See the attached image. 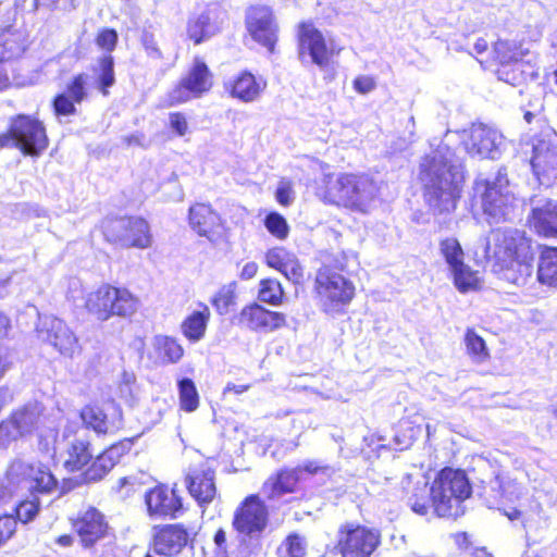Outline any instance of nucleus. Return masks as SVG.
Returning <instances> with one entry per match:
<instances>
[{"instance_id": "nucleus-10", "label": "nucleus", "mask_w": 557, "mask_h": 557, "mask_svg": "<svg viewBox=\"0 0 557 557\" xmlns=\"http://www.w3.org/2000/svg\"><path fill=\"white\" fill-rule=\"evenodd\" d=\"M382 545V531L369 523L345 521L336 531L335 554L339 557H373Z\"/></svg>"}, {"instance_id": "nucleus-59", "label": "nucleus", "mask_w": 557, "mask_h": 557, "mask_svg": "<svg viewBox=\"0 0 557 557\" xmlns=\"http://www.w3.org/2000/svg\"><path fill=\"white\" fill-rule=\"evenodd\" d=\"M11 326L12 324L9 315L0 311V339L8 336Z\"/></svg>"}, {"instance_id": "nucleus-6", "label": "nucleus", "mask_w": 557, "mask_h": 557, "mask_svg": "<svg viewBox=\"0 0 557 557\" xmlns=\"http://www.w3.org/2000/svg\"><path fill=\"white\" fill-rule=\"evenodd\" d=\"M140 299L125 286L102 283L86 295L84 309L99 322L113 317L131 319L139 309Z\"/></svg>"}, {"instance_id": "nucleus-41", "label": "nucleus", "mask_w": 557, "mask_h": 557, "mask_svg": "<svg viewBox=\"0 0 557 557\" xmlns=\"http://www.w3.org/2000/svg\"><path fill=\"white\" fill-rule=\"evenodd\" d=\"M465 344L468 355L478 362H483L490 358L486 343L474 329L468 327L465 333Z\"/></svg>"}, {"instance_id": "nucleus-21", "label": "nucleus", "mask_w": 557, "mask_h": 557, "mask_svg": "<svg viewBox=\"0 0 557 557\" xmlns=\"http://www.w3.org/2000/svg\"><path fill=\"white\" fill-rule=\"evenodd\" d=\"M268 522V506L258 494H249L236 507L232 527L238 534L252 536L262 533Z\"/></svg>"}, {"instance_id": "nucleus-40", "label": "nucleus", "mask_w": 557, "mask_h": 557, "mask_svg": "<svg viewBox=\"0 0 557 557\" xmlns=\"http://www.w3.org/2000/svg\"><path fill=\"white\" fill-rule=\"evenodd\" d=\"M450 271L453 273L454 285L460 293H468L480 288L481 280L478 275V271L471 270L465 262Z\"/></svg>"}, {"instance_id": "nucleus-56", "label": "nucleus", "mask_w": 557, "mask_h": 557, "mask_svg": "<svg viewBox=\"0 0 557 557\" xmlns=\"http://www.w3.org/2000/svg\"><path fill=\"white\" fill-rule=\"evenodd\" d=\"M213 542L218 554L227 555V537L223 528H219L213 535Z\"/></svg>"}, {"instance_id": "nucleus-13", "label": "nucleus", "mask_w": 557, "mask_h": 557, "mask_svg": "<svg viewBox=\"0 0 557 557\" xmlns=\"http://www.w3.org/2000/svg\"><path fill=\"white\" fill-rule=\"evenodd\" d=\"M72 531L78 537L79 545L84 549H95V547L106 541L112 555H114L115 543L113 541V530L107 516L97 507L88 506L79 510L70 519Z\"/></svg>"}, {"instance_id": "nucleus-35", "label": "nucleus", "mask_w": 557, "mask_h": 557, "mask_svg": "<svg viewBox=\"0 0 557 557\" xmlns=\"http://www.w3.org/2000/svg\"><path fill=\"white\" fill-rule=\"evenodd\" d=\"M536 280L544 286L557 288V246H540Z\"/></svg>"}, {"instance_id": "nucleus-49", "label": "nucleus", "mask_w": 557, "mask_h": 557, "mask_svg": "<svg viewBox=\"0 0 557 557\" xmlns=\"http://www.w3.org/2000/svg\"><path fill=\"white\" fill-rule=\"evenodd\" d=\"M281 274L294 285H302L306 282V271L296 256L287 263Z\"/></svg>"}, {"instance_id": "nucleus-17", "label": "nucleus", "mask_w": 557, "mask_h": 557, "mask_svg": "<svg viewBox=\"0 0 557 557\" xmlns=\"http://www.w3.org/2000/svg\"><path fill=\"white\" fill-rule=\"evenodd\" d=\"M8 474L26 484L32 495H49L59 487V480L52 469L41 461L15 459L10 463Z\"/></svg>"}, {"instance_id": "nucleus-12", "label": "nucleus", "mask_w": 557, "mask_h": 557, "mask_svg": "<svg viewBox=\"0 0 557 557\" xmlns=\"http://www.w3.org/2000/svg\"><path fill=\"white\" fill-rule=\"evenodd\" d=\"M214 85V74L203 58L196 55L185 74L168 92L165 108L177 107L210 92Z\"/></svg>"}, {"instance_id": "nucleus-39", "label": "nucleus", "mask_w": 557, "mask_h": 557, "mask_svg": "<svg viewBox=\"0 0 557 557\" xmlns=\"http://www.w3.org/2000/svg\"><path fill=\"white\" fill-rule=\"evenodd\" d=\"M180 408L184 412H194L200 405L197 387L191 379L184 377L177 382Z\"/></svg>"}, {"instance_id": "nucleus-23", "label": "nucleus", "mask_w": 557, "mask_h": 557, "mask_svg": "<svg viewBox=\"0 0 557 557\" xmlns=\"http://www.w3.org/2000/svg\"><path fill=\"white\" fill-rule=\"evenodd\" d=\"M237 320L240 326L252 332L271 333L286 325L284 313L269 310L258 302L244 306Z\"/></svg>"}, {"instance_id": "nucleus-43", "label": "nucleus", "mask_w": 557, "mask_h": 557, "mask_svg": "<svg viewBox=\"0 0 557 557\" xmlns=\"http://www.w3.org/2000/svg\"><path fill=\"white\" fill-rule=\"evenodd\" d=\"M278 554L283 557H306L307 545L305 539L298 533L288 534L278 548Z\"/></svg>"}, {"instance_id": "nucleus-42", "label": "nucleus", "mask_w": 557, "mask_h": 557, "mask_svg": "<svg viewBox=\"0 0 557 557\" xmlns=\"http://www.w3.org/2000/svg\"><path fill=\"white\" fill-rule=\"evenodd\" d=\"M440 247L441 252L450 270L461 265L463 262L465 252L458 239L454 237L445 238L441 240Z\"/></svg>"}, {"instance_id": "nucleus-60", "label": "nucleus", "mask_w": 557, "mask_h": 557, "mask_svg": "<svg viewBox=\"0 0 557 557\" xmlns=\"http://www.w3.org/2000/svg\"><path fill=\"white\" fill-rule=\"evenodd\" d=\"M297 468L300 469V473L307 472L309 474H315L318 472H321L325 469V467L319 466L314 461H307L302 466H298Z\"/></svg>"}, {"instance_id": "nucleus-19", "label": "nucleus", "mask_w": 557, "mask_h": 557, "mask_svg": "<svg viewBox=\"0 0 557 557\" xmlns=\"http://www.w3.org/2000/svg\"><path fill=\"white\" fill-rule=\"evenodd\" d=\"M245 27L259 46L274 53L278 41V25L274 11L267 4H251L246 10Z\"/></svg>"}, {"instance_id": "nucleus-48", "label": "nucleus", "mask_w": 557, "mask_h": 557, "mask_svg": "<svg viewBox=\"0 0 557 557\" xmlns=\"http://www.w3.org/2000/svg\"><path fill=\"white\" fill-rule=\"evenodd\" d=\"M39 508L40 503L39 499L36 497L33 499L21 500L14 509V518L16 519V521L20 520L23 523H27L37 516Z\"/></svg>"}, {"instance_id": "nucleus-16", "label": "nucleus", "mask_w": 557, "mask_h": 557, "mask_svg": "<svg viewBox=\"0 0 557 557\" xmlns=\"http://www.w3.org/2000/svg\"><path fill=\"white\" fill-rule=\"evenodd\" d=\"M146 513L151 519H177L185 515L187 506L176 485L158 482L144 494Z\"/></svg>"}, {"instance_id": "nucleus-26", "label": "nucleus", "mask_w": 557, "mask_h": 557, "mask_svg": "<svg viewBox=\"0 0 557 557\" xmlns=\"http://www.w3.org/2000/svg\"><path fill=\"white\" fill-rule=\"evenodd\" d=\"M529 228L542 238H557V200L545 199L527 218Z\"/></svg>"}, {"instance_id": "nucleus-54", "label": "nucleus", "mask_w": 557, "mask_h": 557, "mask_svg": "<svg viewBox=\"0 0 557 557\" xmlns=\"http://www.w3.org/2000/svg\"><path fill=\"white\" fill-rule=\"evenodd\" d=\"M276 201L283 206L288 207L294 200V190L290 182H282L275 190Z\"/></svg>"}, {"instance_id": "nucleus-9", "label": "nucleus", "mask_w": 557, "mask_h": 557, "mask_svg": "<svg viewBox=\"0 0 557 557\" xmlns=\"http://www.w3.org/2000/svg\"><path fill=\"white\" fill-rule=\"evenodd\" d=\"M296 44L299 59H308L320 69L330 67L345 50L336 38L326 36L310 21L297 25Z\"/></svg>"}, {"instance_id": "nucleus-46", "label": "nucleus", "mask_w": 557, "mask_h": 557, "mask_svg": "<svg viewBox=\"0 0 557 557\" xmlns=\"http://www.w3.org/2000/svg\"><path fill=\"white\" fill-rule=\"evenodd\" d=\"M295 253L284 247H274L268 249L264 253V262L270 268L281 273Z\"/></svg>"}, {"instance_id": "nucleus-24", "label": "nucleus", "mask_w": 557, "mask_h": 557, "mask_svg": "<svg viewBox=\"0 0 557 557\" xmlns=\"http://www.w3.org/2000/svg\"><path fill=\"white\" fill-rule=\"evenodd\" d=\"M87 75L78 73L66 84L65 90L58 92L51 101L55 116H70L76 114V104L82 103L88 96Z\"/></svg>"}, {"instance_id": "nucleus-7", "label": "nucleus", "mask_w": 557, "mask_h": 557, "mask_svg": "<svg viewBox=\"0 0 557 557\" xmlns=\"http://www.w3.org/2000/svg\"><path fill=\"white\" fill-rule=\"evenodd\" d=\"M98 230L108 244L123 249H147L152 244L150 225L139 215H107L99 222Z\"/></svg>"}, {"instance_id": "nucleus-27", "label": "nucleus", "mask_w": 557, "mask_h": 557, "mask_svg": "<svg viewBox=\"0 0 557 557\" xmlns=\"http://www.w3.org/2000/svg\"><path fill=\"white\" fill-rule=\"evenodd\" d=\"M432 486L441 490V494L445 492L447 495L462 500H466L472 494V487L466 472L450 467H445L436 473Z\"/></svg>"}, {"instance_id": "nucleus-61", "label": "nucleus", "mask_w": 557, "mask_h": 557, "mask_svg": "<svg viewBox=\"0 0 557 557\" xmlns=\"http://www.w3.org/2000/svg\"><path fill=\"white\" fill-rule=\"evenodd\" d=\"M496 61L500 64V67L497 70L500 76H508L509 67L511 66L509 59L504 55H496Z\"/></svg>"}, {"instance_id": "nucleus-62", "label": "nucleus", "mask_w": 557, "mask_h": 557, "mask_svg": "<svg viewBox=\"0 0 557 557\" xmlns=\"http://www.w3.org/2000/svg\"><path fill=\"white\" fill-rule=\"evenodd\" d=\"M11 85L8 71L0 66V91L7 89Z\"/></svg>"}, {"instance_id": "nucleus-53", "label": "nucleus", "mask_w": 557, "mask_h": 557, "mask_svg": "<svg viewBox=\"0 0 557 557\" xmlns=\"http://www.w3.org/2000/svg\"><path fill=\"white\" fill-rule=\"evenodd\" d=\"M352 88L356 92L366 95L376 88V81L373 76L358 75L352 81Z\"/></svg>"}, {"instance_id": "nucleus-58", "label": "nucleus", "mask_w": 557, "mask_h": 557, "mask_svg": "<svg viewBox=\"0 0 557 557\" xmlns=\"http://www.w3.org/2000/svg\"><path fill=\"white\" fill-rule=\"evenodd\" d=\"M258 272V264L255 261L247 262L242 268L239 277L244 281L250 280L256 276Z\"/></svg>"}, {"instance_id": "nucleus-31", "label": "nucleus", "mask_w": 557, "mask_h": 557, "mask_svg": "<svg viewBox=\"0 0 557 557\" xmlns=\"http://www.w3.org/2000/svg\"><path fill=\"white\" fill-rule=\"evenodd\" d=\"M466 150L471 157L494 159L498 152L496 132L486 126L473 127L466 141Z\"/></svg>"}, {"instance_id": "nucleus-32", "label": "nucleus", "mask_w": 557, "mask_h": 557, "mask_svg": "<svg viewBox=\"0 0 557 557\" xmlns=\"http://www.w3.org/2000/svg\"><path fill=\"white\" fill-rule=\"evenodd\" d=\"M42 416L44 408L39 404L28 403L11 411L8 418L24 438L39 429Z\"/></svg>"}, {"instance_id": "nucleus-1", "label": "nucleus", "mask_w": 557, "mask_h": 557, "mask_svg": "<svg viewBox=\"0 0 557 557\" xmlns=\"http://www.w3.org/2000/svg\"><path fill=\"white\" fill-rule=\"evenodd\" d=\"M62 442V467L69 474L77 475L78 480L63 479L61 494L82 484L88 485L102 481L134 445V438L125 437L96 453L90 436L78 434L76 431L64 433Z\"/></svg>"}, {"instance_id": "nucleus-50", "label": "nucleus", "mask_w": 557, "mask_h": 557, "mask_svg": "<svg viewBox=\"0 0 557 557\" xmlns=\"http://www.w3.org/2000/svg\"><path fill=\"white\" fill-rule=\"evenodd\" d=\"M20 438L23 437L8 417L0 422V448L5 449Z\"/></svg>"}, {"instance_id": "nucleus-3", "label": "nucleus", "mask_w": 557, "mask_h": 557, "mask_svg": "<svg viewBox=\"0 0 557 557\" xmlns=\"http://www.w3.org/2000/svg\"><path fill=\"white\" fill-rule=\"evenodd\" d=\"M380 188L362 172L326 173L315 188V195L329 206L358 214H369Z\"/></svg>"}, {"instance_id": "nucleus-44", "label": "nucleus", "mask_w": 557, "mask_h": 557, "mask_svg": "<svg viewBox=\"0 0 557 557\" xmlns=\"http://www.w3.org/2000/svg\"><path fill=\"white\" fill-rule=\"evenodd\" d=\"M263 224L267 231L275 238L284 240L288 237L289 225L281 213L276 211L269 212L263 220Z\"/></svg>"}, {"instance_id": "nucleus-55", "label": "nucleus", "mask_w": 557, "mask_h": 557, "mask_svg": "<svg viewBox=\"0 0 557 557\" xmlns=\"http://www.w3.org/2000/svg\"><path fill=\"white\" fill-rule=\"evenodd\" d=\"M3 45L9 59L18 55L21 53V33H9L3 40Z\"/></svg>"}, {"instance_id": "nucleus-36", "label": "nucleus", "mask_w": 557, "mask_h": 557, "mask_svg": "<svg viewBox=\"0 0 557 557\" xmlns=\"http://www.w3.org/2000/svg\"><path fill=\"white\" fill-rule=\"evenodd\" d=\"M156 359L161 364L177 363L184 356V347L173 336L157 335L152 342Z\"/></svg>"}, {"instance_id": "nucleus-18", "label": "nucleus", "mask_w": 557, "mask_h": 557, "mask_svg": "<svg viewBox=\"0 0 557 557\" xmlns=\"http://www.w3.org/2000/svg\"><path fill=\"white\" fill-rule=\"evenodd\" d=\"M185 487L196 504L206 509L219 498L215 470L208 460L191 462L184 473Z\"/></svg>"}, {"instance_id": "nucleus-30", "label": "nucleus", "mask_w": 557, "mask_h": 557, "mask_svg": "<svg viewBox=\"0 0 557 557\" xmlns=\"http://www.w3.org/2000/svg\"><path fill=\"white\" fill-rule=\"evenodd\" d=\"M220 26L210 10H205L188 16L185 32L186 38L194 46H199L210 40L220 32Z\"/></svg>"}, {"instance_id": "nucleus-63", "label": "nucleus", "mask_w": 557, "mask_h": 557, "mask_svg": "<svg viewBox=\"0 0 557 557\" xmlns=\"http://www.w3.org/2000/svg\"><path fill=\"white\" fill-rule=\"evenodd\" d=\"M73 536L71 534H62L55 539V543L63 547H70L73 545Z\"/></svg>"}, {"instance_id": "nucleus-25", "label": "nucleus", "mask_w": 557, "mask_h": 557, "mask_svg": "<svg viewBox=\"0 0 557 557\" xmlns=\"http://www.w3.org/2000/svg\"><path fill=\"white\" fill-rule=\"evenodd\" d=\"M267 87L265 81L248 70H243L224 83L225 92L238 101L248 103L257 100Z\"/></svg>"}, {"instance_id": "nucleus-20", "label": "nucleus", "mask_w": 557, "mask_h": 557, "mask_svg": "<svg viewBox=\"0 0 557 557\" xmlns=\"http://www.w3.org/2000/svg\"><path fill=\"white\" fill-rule=\"evenodd\" d=\"M187 221L190 228L210 243L226 240L228 227L220 212L208 202H195L188 209Z\"/></svg>"}, {"instance_id": "nucleus-8", "label": "nucleus", "mask_w": 557, "mask_h": 557, "mask_svg": "<svg viewBox=\"0 0 557 557\" xmlns=\"http://www.w3.org/2000/svg\"><path fill=\"white\" fill-rule=\"evenodd\" d=\"M49 146L44 123L30 115L13 116L5 132L0 133V149L17 148L24 156L39 157Z\"/></svg>"}, {"instance_id": "nucleus-57", "label": "nucleus", "mask_w": 557, "mask_h": 557, "mask_svg": "<svg viewBox=\"0 0 557 557\" xmlns=\"http://www.w3.org/2000/svg\"><path fill=\"white\" fill-rule=\"evenodd\" d=\"M455 544L459 549H469L472 546L470 535L467 532H457L454 534Z\"/></svg>"}, {"instance_id": "nucleus-64", "label": "nucleus", "mask_w": 557, "mask_h": 557, "mask_svg": "<svg viewBox=\"0 0 557 557\" xmlns=\"http://www.w3.org/2000/svg\"><path fill=\"white\" fill-rule=\"evenodd\" d=\"M472 557H493L485 547H476L472 552Z\"/></svg>"}, {"instance_id": "nucleus-22", "label": "nucleus", "mask_w": 557, "mask_h": 557, "mask_svg": "<svg viewBox=\"0 0 557 557\" xmlns=\"http://www.w3.org/2000/svg\"><path fill=\"white\" fill-rule=\"evenodd\" d=\"M119 42V34L115 28L102 27L95 36V44L99 50L103 51L98 59V71L96 76V87L99 92L107 97L109 89L115 84L114 58L112 52Z\"/></svg>"}, {"instance_id": "nucleus-11", "label": "nucleus", "mask_w": 557, "mask_h": 557, "mask_svg": "<svg viewBox=\"0 0 557 557\" xmlns=\"http://www.w3.org/2000/svg\"><path fill=\"white\" fill-rule=\"evenodd\" d=\"M198 536L195 525L175 521L151 528L149 549L160 557H178L186 549H194Z\"/></svg>"}, {"instance_id": "nucleus-33", "label": "nucleus", "mask_w": 557, "mask_h": 557, "mask_svg": "<svg viewBox=\"0 0 557 557\" xmlns=\"http://www.w3.org/2000/svg\"><path fill=\"white\" fill-rule=\"evenodd\" d=\"M431 485V507L434 515L441 519L456 520L463 516L466 507L463 506L465 500L447 495V493Z\"/></svg>"}, {"instance_id": "nucleus-47", "label": "nucleus", "mask_w": 557, "mask_h": 557, "mask_svg": "<svg viewBox=\"0 0 557 557\" xmlns=\"http://www.w3.org/2000/svg\"><path fill=\"white\" fill-rule=\"evenodd\" d=\"M166 127L176 137H185L190 133L189 119L184 111L170 112Z\"/></svg>"}, {"instance_id": "nucleus-51", "label": "nucleus", "mask_w": 557, "mask_h": 557, "mask_svg": "<svg viewBox=\"0 0 557 557\" xmlns=\"http://www.w3.org/2000/svg\"><path fill=\"white\" fill-rule=\"evenodd\" d=\"M140 44L149 58H152L154 60L163 59V52L161 51L156 40V37L152 33L147 30L143 32L140 36Z\"/></svg>"}, {"instance_id": "nucleus-28", "label": "nucleus", "mask_w": 557, "mask_h": 557, "mask_svg": "<svg viewBox=\"0 0 557 557\" xmlns=\"http://www.w3.org/2000/svg\"><path fill=\"white\" fill-rule=\"evenodd\" d=\"M300 483L299 468H281L273 472L263 483L265 498L271 500L286 494L298 492Z\"/></svg>"}, {"instance_id": "nucleus-5", "label": "nucleus", "mask_w": 557, "mask_h": 557, "mask_svg": "<svg viewBox=\"0 0 557 557\" xmlns=\"http://www.w3.org/2000/svg\"><path fill=\"white\" fill-rule=\"evenodd\" d=\"M347 256L344 251L332 255L331 261L318 269L313 293L321 310L327 315L346 313V308L356 296L355 284L339 272L346 271Z\"/></svg>"}, {"instance_id": "nucleus-29", "label": "nucleus", "mask_w": 557, "mask_h": 557, "mask_svg": "<svg viewBox=\"0 0 557 557\" xmlns=\"http://www.w3.org/2000/svg\"><path fill=\"white\" fill-rule=\"evenodd\" d=\"M47 342L64 357L72 358L82 347L71 327L62 320L53 319L47 330Z\"/></svg>"}, {"instance_id": "nucleus-52", "label": "nucleus", "mask_w": 557, "mask_h": 557, "mask_svg": "<svg viewBox=\"0 0 557 557\" xmlns=\"http://www.w3.org/2000/svg\"><path fill=\"white\" fill-rule=\"evenodd\" d=\"M16 519L12 515L0 516V546L8 542L16 532Z\"/></svg>"}, {"instance_id": "nucleus-38", "label": "nucleus", "mask_w": 557, "mask_h": 557, "mask_svg": "<svg viewBox=\"0 0 557 557\" xmlns=\"http://www.w3.org/2000/svg\"><path fill=\"white\" fill-rule=\"evenodd\" d=\"M258 299L270 306H281L285 299V290L282 283L272 277L260 280L258 289Z\"/></svg>"}, {"instance_id": "nucleus-15", "label": "nucleus", "mask_w": 557, "mask_h": 557, "mask_svg": "<svg viewBox=\"0 0 557 557\" xmlns=\"http://www.w3.org/2000/svg\"><path fill=\"white\" fill-rule=\"evenodd\" d=\"M78 418L82 425L92 431L96 436L107 437L121 429L123 410L111 397L94 399L81 408Z\"/></svg>"}, {"instance_id": "nucleus-45", "label": "nucleus", "mask_w": 557, "mask_h": 557, "mask_svg": "<svg viewBox=\"0 0 557 557\" xmlns=\"http://www.w3.org/2000/svg\"><path fill=\"white\" fill-rule=\"evenodd\" d=\"M411 510L420 516L428 515L431 507V490L426 491V484L417 485L408 498Z\"/></svg>"}, {"instance_id": "nucleus-4", "label": "nucleus", "mask_w": 557, "mask_h": 557, "mask_svg": "<svg viewBox=\"0 0 557 557\" xmlns=\"http://www.w3.org/2000/svg\"><path fill=\"white\" fill-rule=\"evenodd\" d=\"M485 255L494 259L496 270L513 284L524 283L531 275L534 251L532 239L523 231L494 230Z\"/></svg>"}, {"instance_id": "nucleus-37", "label": "nucleus", "mask_w": 557, "mask_h": 557, "mask_svg": "<svg viewBox=\"0 0 557 557\" xmlns=\"http://www.w3.org/2000/svg\"><path fill=\"white\" fill-rule=\"evenodd\" d=\"M219 314H226L237 305V283L222 285L210 300Z\"/></svg>"}, {"instance_id": "nucleus-34", "label": "nucleus", "mask_w": 557, "mask_h": 557, "mask_svg": "<svg viewBox=\"0 0 557 557\" xmlns=\"http://www.w3.org/2000/svg\"><path fill=\"white\" fill-rule=\"evenodd\" d=\"M199 309L190 312L181 323L182 334L190 343L199 342L205 337L211 312L206 304H199Z\"/></svg>"}, {"instance_id": "nucleus-14", "label": "nucleus", "mask_w": 557, "mask_h": 557, "mask_svg": "<svg viewBox=\"0 0 557 557\" xmlns=\"http://www.w3.org/2000/svg\"><path fill=\"white\" fill-rule=\"evenodd\" d=\"M507 174L498 171L494 180L475 182L474 190L479 193L483 213L495 222L505 221L513 208L515 196L508 189Z\"/></svg>"}, {"instance_id": "nucleus-2", "label": "nucleus", "mask_w": 557, "mask_h": 557, "mask_svg": "<svg viewBox=\"0 0 557 557\" xmlns=\"http://www.w3.org/2000/svg\"><path fill=\"white\" fill-rule=\"evenodd\" d=\"M418 178L425 203L436 213L456 210L461 198L465 174L446 156L425 154L419 165Z\"/></svg>"}]
</instances>
